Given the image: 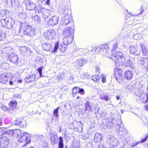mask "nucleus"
<instances>
[{
  "label": "nucleus",
  "instance_id": "1",
  "mask_svg": "<svg viewBox=\"0 0 148 148\" xmlns=\"http://www.w3.org/2000/svg\"><path fill=\"white\" fill-rule=\"evenodd\" d=\"M111 53L110 54L109 50L107 48L103 53V54L105 57L114 61L116 65H122L126 59L125 54L121 51L113 50L111 51Z\"/></svg>",
  "mask_w": 148,
  "mask_h": 148
},
{
  "label": "nucleus",
  "instance_id": "2",
  "mask_svg": "<svg viewBox=\"0 0 148 148\" xmlns=\"http://www.w3.org/2000/svg\"><path fill=\"white\" fill-rule=\"evenodd\" d=\"M115 128L120 135L123 136L121 141L122 143L124 145L128 143L130 141V136L124 127L123 125L117 124L115 126Z\"/></svg>",
  "mask_w": 148,
  "mask_h": 148
},
{
  "label": "nucleus",
  "instance_id": "3",
  "mask_svg": "<svg viewBox=\"0 0 148 148\" xmlns=\"http://www.w3.org/2000/svg\"><path fill=\"white\" fill-rule=\"evenodd\" d=\"M23 31L25 35L29 36H33L35 32L34 30L31 26L24 23L22 24L19 27L18 32L20 34Z\"/></svg>",
  "mask_w": 148,
  "mask_h": 148
},
{
  "label": "nucleus",
  "instance_id": "4",
  "mask_svg": "<svg viewBox=\"0 0 148 148\" xmlns=\"http://www.w3.org/2000/svg\"><path fill=\"white\" fill-rule=\"evenodd\" d=\"M59 45V42H57L55 44L54 48H52V45L50 43H44L42 45L43 49L47 51H51V53H55L57 52Z\"/></svg>",
  "mask_w": 148,
  "mask_h": 148
},
{
  "label": "nucleus",
  "instance_id": "5",
  "mask_svg": "<svg viewBox=\"0 0 148 148\" xmlns=\"http://www.w3.org/2000/svg\"><path fill=\"white\" fill-rule=\"evenodd\" d=\"M31 135L27 132H23L19 136L18 142L20 143H25L24 145L27 144L31 141Z\"/></svg>",
  "mask_w": 148,
  "mask_h": 148
},
{
  "label": "nucleus",
  "instance_id": "6",
  "mask_svg": "<svg viewBox=\"0 0 148 148\" xmlns=\"http://www.w3.org/2000/svg\"><path fill=\"white\" fill-rule=\"evenodd\" d=\"M7 132L2 135L0 138V145L1 148H6L9 144V139L7 135Z\"/></svg>",
  "mask_w": 148,
  "mask_h": 148
},
{
  "label": "nucleus",
  "instance_id": "7",
  "mask_svg": "<svg viewBox=\"0 0 148 148\" xmlns=\"http://www.w3.org/2000/svg\"><path fill=\"white\" fill-rule=\"evenodd\" d=\"M9 60L11 62L18 65L22 64V63L19 59L18 56L14 53H12L9 54L8 57Z\"/></svg>",
  "mask_w": 148,
  "mask_h": 148
},
{
  "label": "nucleus",
  "instance_id": "8",
  "mask_svg": "<svg viewBox=\"0 0 148 148\" xmlns=\"http://www.w3.org/2000/svg\"><path fill=\"white\" fill-rule=\"evenodd\" d=\"M58 11L61 14H62L63 13L66 14H68L69 10L68 6L67 5L66 3L63 2H60V3Z\"/></svg>",
  "mask_w": 148,
  "mask_h": 148
},
{
  "label": "nucleus",
  "instance_id": "9",
  "mask_svg": "<svg viewBox=\"0 0 148 148\" xmlns=\"http://www.w3.org/2000/svg\"><path fill=\"white\" fill-rule=\"evenodd\" d=\"M54 11V9L52 7H51L49 9L44 8L42 10V15L45 19L47 18Z\"/></svg>",
  "mask_w": 148,
  "mask_h": 148
},
{
  "label": "nucleus",
  "instance_id": "10",
  "mask_svg": "<svg viewBox=\"0 0 148 148\" xmlns=\"http://www.w3.org/2000/svg\"><path fill=\"white\" fill-rule=\"evenodd\" d=\"M8 135H10L15 138L18 137L22 134L21 131L19 129H16L13 130H9L7 131Z\"/></svg>",
  "mask_w": 148,
  "mask_h": 148
},
{
  "label": "nucleus",
  "instance_id": "11",
  "mask_svg": "<svg viewBox=\"0 0 148 148\" xmlns=\"http://www.w3.org/2000/svg\"><path fill=\"white\" fill-rule=\"evenodd\" d=\"M19 50L23 55L27 57L29 56L32 52L30 48L26 46L20 47Z\"/></svg>",
  "mask_w": 148,
  "mask_h": 148
},
{
  "label": "nucleus",
  "instance_id": "12",
  "mask_svg": "<svg viewBox=\"0 0 148 148\" xmlns=\"http://www.w3.org/2000/svg\"><path fill=\"white\" fill-rule=\"evenodd\" d=\"M74 32V30L73 29L68 27L63 30V34L64 37H71L73 38Z\"/></svg>",
  "mask_w": 148,
  "mask_h": 148
},
{
  "label": "nucleus",
  "instance_id": "13",
  "mask_svg": "<svg viewBox=\"0 0 148 148\" xmlns=\"http://www.w3.org/2000/svg\"><path fill=\"white\" fill-rule=\"evenodd\" d=\"M55 33L54 30H50L45 32L43 34V36L45 38L48 40H52L54 36Z\"/></svg>",
  "mask_w": 148,
  "mask_h": 148
},
{
  "label": "nucleus",
  "instance_id": "14",
  "mask_svg": "<svg viewBox=\"0 0 148 148\" xmlns=\"http://www.w3.org/2000/svg\"><path fill=\"white\" fill-rule=\"evenodd\" d=\"M13 123L15 125L19 126L22 127H25L26 125V121L23 119L19 118L14 121Z\"/></svg>",
  "mask_w": 148,
  "mask_h": 148
},
{
  "label": "nucleus",
  "instance_id": "15",
  "mask_svg": "<svg viewBox=\"0 0 148 148\" xmlns=\"http://www.w3.org/2000/svg\"><path fill=\"white\" fill-rule=\"evenodd\" d=\"M75 130L78 132H81L83 130V125L81 122L75 121L73 123Z\"/></svg>",
  "mask_w": 148,
  "mask_h": 148
},
{
  "label": "nucleus",
  "instance_id": "16",
  "mask_svg": "<svg viewBox=\"0 0 148 148\" xmlns=\"http://www.w3.org/2000/svg\"><path fill=\"white\" fill-rule=\"evenodd\" d=\"M122 70L119 69H115L114 72V76L117 81L119 82L122 79V76L121 74Z\"/></svg>",
  "mask_w": 148,
  "mask_h": 148
},
{
  "label": "nucleus",
  "instance_id": "17",
  "mask_svg": "<svg viewBox=\"0 0 148 148\" xmlns=\"http://www.w3.org/2000/svg\"><path fill=\"white\" fill-rule=\"evenodd\" d=\"M25 3L27 10H32L36 7V4L30 0H27L25 1Z\"/></svg>",
  "mask_w": 148,
  "mask_h": 148
},
{
  "label": "nucleus",
  "instance_id": "18",
  "mask_svg": "<svg viewBox=\"0 0 148 148\" xmlns=\"http://www.w3.org/2000/svg\"><path fill=\"white\" fill-rule=\"evenodd\" d=\"M139 62L141 64L142 68H146L148 69V58H145L143 57L140 58L139 59Z\"/></svg>",
  "mask_w": 148,
  "mask_h": 148
},
{
  "label": "nucleus",
  "instance_id": "19",
  "mask_svg": "<svg viewBox=\"0 0 148 148\" xmlns=\"http://www.w3.org/2000/svg\"><path fill=\"white\" fill-rule=\"evenodd\" d=\"M36 75L34 74H30L27 75L24 79L25 81L27 83H30L35 80Z\"/></svg>",
  "mask_w": 148,
  "mask_h": 148
},
{
  "label": "nucleus",
  "instance_id": "20",
  "mask_svg": "<svg viewBox=\"0 0 148 148\" xmlns=\"http://www.w3.org/2000/svg\"><path fill=\"white\" fill-rule=\"evenodd\" d=\"M133 75V72L131 70H128L124 73V78L126 79L130 80L132 78Z\"/></svg>",
  "mask_w": 148,
  "mask_h": 148
},
{
  "label": "nucleus",
  "instance_id": "21",
  "mask_svg": "<svg viewBox=\"0 0 148 148\" xmlns=\"http://www.w3.org/2000/svg\"><path fill=\"white\" fill-rule=\"evenodd\" d=\"M59 18L56 16H53L49 20V24L51 25H54L57 24L59 22Z\"/></svg>",
  "mask_w": 148,
  "mask_h": 148
},
{
  "label": "nucleus",
  "instance_id": "22",
  "mask_svg": "<svg viewBox=\"0 0 148 148\" xmlns=\"http://www.w3.org/2000/svg\"><path fill=\"white\" fill-rule=\"evenodd\" d=\"M71 18V16L70 15L67 14L63 17L62 19V22L64 25L68 24L70 22V20Z\"/></svg>",
  "mask_w": 148,
  "mask_h": 148
},
{
  "label": "nucleus",
  "instance_id": "23",
  "mask_svg": "<svg viewBox=\"0 0 148 148\" xmlns=\"http://www.w3.org/2000/svg\"><path fill=\"white\" fill-rule=\"evenodd\" d=\"M107 48H108V45L105 44L98 47L95 50V51L98 53H100L102 52H103L105 49Z\"/></svg>",
  "mask_w": 148,
  "mask_h": 148
},
{
  "label": "nucleus",
  "instance_id": "24",
  "mask_svg": "<svg viewBox=\"0 0 148 148\" xmlns=\"http://www.w3.org/2000/svg\"><path fill=\"white\" fill-rule=\"evenodd\" d=\"M73 39V38L71 37H64L62 39L63 43L68 45L71 43Z\"/></svg>",
  "mask_w": 148,
  "mask_h": 148
},
{
  "label": "nucleus",
  "instance_id": "25",
  "mask_svg": "<svg viewBox=\"0 0 148 148\" xmlns=\"http://www.w3.org/2000/svg\"><path fill=\"white\" fill-rule=\"evenodd\" d=\"M93 103L88 101H87L85 104L86 110L92 111L93 109Z\"/></svg>",
  "mask_w": 148,
  "mask_h": 148
},
{
  "label": "nucleus",
  "instance_id": "26",
  "mask_svg": "<svg viewBox=\"0 0 148 148\" xmlns=\"http://www.w3.org/2000/svg\"><path fill=\"white\" fill-rule=\"evenodd\" d=\"M79 88L77 87H75L73 89L72 95L73 97L77 96L76 97L77 99L81 98L80 96L79 95Z\"/></svg>",
  "mask_w": 148,
  "mask_h": 148
},
{
  "label": "nucleus",
  "instance_id": "27",
  "mask_svg": "<svg viewBox=\"0 0 148 148\" xmlns=\"http://www.w3.org/2000/svg\"><path fill=\"white\" fill-rule=\"evenodd\" d=\"M102 135L101 134L98 133H96L95 134L94 141L95 143H100L102 139Z\"/></svg>",
  "mask_w": 148,
  "mask_h": 148
},
{
  "label": "nucleus",
  "instance_id": "28",
  "mask_svg": "<svg viewBox=\"0 0 148 148\" xmlns=\"http://www.w3.org/2000/svg\"><path fill=\"white\" fill-rule=\"evenodd\" d=\"M113 118L112 119V121L110 122H107L106 125H104L103 128L105 129H111L114 126V123L113 122Z\"/></svg>",
  "mask_w": 148,
  "mask_h": 148
},
{
  "label": "nucleus",
  "instance_id": "29",
  "mask_svg": "<svg viewBox=\"0 0 148 148\" xmlns=\"http://www.w3.org/2000/svg\"><path fill=\"white\" fill-rule=\"evenodd\" d=\"M130 53L137 55L139 54L137 47L134 45H131L130 47Z\"/></svg>",
  "mask_w": 148,
  "mask_h": 148
},
{
  "label": "nucleus",
  "instance_id": "30",
  "mask_svg": "<svg viewBox=\"0 0 148 148\" xmlns=\"http://www.w3.org/2000/svg\"><path fill=\"white\" fill-rule=\"evenodd\" d=\"M7 74L3 73L0 75V82L5 84L8 81Z\"/></svg>",
  "mask_w": 148,
  "mask_h": 148
},
{
  "label": "nucleus",
  "instance_id": "31",
  "mask_svg": "<svg viewBox=\"0 0 148 148\" xmlns=\"http://www.w3.org/2000/svg\"><path fill=\"white\" fill-rule=\"evenodd\" d=\"M10 18V17H5V18H2L1 19V23L3 27H5L8 22V21H10V20H9V18Z\"/></svg>",
  "mask_w": 148,
  "mask_h": 148
},
{
  "label": "nucleus",
  "instance_id": "32",
  "mask_svg": "<svg viewBox=\"0 0 148 148\" xmlns=\"http://www.w3.org/2000/svg\"><path fill=\"white\" fill-rule=\"evenodd\" d=\"M10 21H8L7 25L5 27L8 29H10L12 27V26L14 24L15 22L14 19L10 17L9 18Z\"/></svg>",
  "mask_w": 148,
  "mask_h": 148
},
{
  "label": "nucleus",
  "instance_id": "33",
  "mask_svg": "<svg viewBox=\"0 0 148 148\" xmlns=\"http://www.w3.org/2000/svg\"><path fill=\"white\" fill-rule=\"evenodd\" d=\"M100 99L105 100L106 101H107L110 99V98L108 94L106 93H104L101 95L100 96Z\"/></svg>",
  "mask_w": 148,
  "mask_h": 148
},
{
  "label": "nucleus",
  "instance_id": "34",
  "mask_svg": "<svg viewBox=\"0 0 148 148\" xmlns=\"http://www.w3.org/2000/svg\"><path fill=\"white\" fill-rule=\"evenodd\" d=\"M109 142L111 145L114 146H117L119 145L117 139L114 137L111 138Z\"/></svg>",
  "mask_w": 148,
  "mask_h": 148
},
{
  "label": "nucleus",
  "instance_id": "35",
  "mask_svg": "<svg viewBox=\"0 0 148 148\" xmlns=\"http://www.w3.org/2000/svg\"><path fill=\"white\" fill-rule=\"evenodd\" d=\"M58 138L57 136L53 133H51L50 136V140L51 144L54 145L56 143V140Z\"/></svg>",
  "mask_w": 148,
  "mask_h": 148
},
{
  "label": "nucleus",
  "instance_id": "36",
  "mask_svg": "<svg viewBox=\"0 0 148 148\" xmlns=\"http://www.w3.org/2000/svg\"><path fill=\"white\" fill-rule=\"evenodd\" d=\"M140 46L142 52L144 55L146 56H148V48L146 47L143 44H140Z\"/></svg>",
  "mask_w": 148,
  "mask_h": 148
},
{
  "label": "nucleus",
  "instance_id": "37",
  "mask_svg": "<svg viewBox=\"0 0 148 148\" xmlns=\"http://www.w3.org/2000/svg\"><path fill=\"white\" fill-rule=\"evenodd\" d=\"M86 63V60L83 58L77 60L76 62V64L78 66H82Z\"/></svg>",
  "mask_w": 148,
  "mask_h": 148
},
{
  "label": "nucleus",
  "instance_id": "38",
  "mask_svg": "<svg viewBox=\"0 0 148 148\" xmlns=\"http://www.w3.org/2000/svg\"><path fill=\"white\" fill-rule=\"evenodd\" d=\"M125 62V61H124ZM125 64L126 66L132 67L133 65V62L131 61L130 59V58L127 59L126 62H124V63L122 65Z\"/></svg>",
  "mask_w": 148,
  "mask_h": 148
},
{
  "label": "nucleus",
  "instance_id": "39",
  "mask_svg": "<svg viewBox=\"0 0 148 148\" xmlns=\"http://www.w3.org/2000/svg\"><path fill=\"white\" fill-rule=\"evenodd\" d=\"M9 64L7 62H2L0 65V67L2 69H7L10 68Z\"/></svg>",
  "mask_w": 148,
  "mask_h": 148
},
{
  "label": "nucleus",
  "instance_id": "40",
  "mask_svg": "<svg viewBox=\"0 0 148 148\" xmlns=\"http://www.w3.org/2000/svg\"><path fill=\"white\" fill-rule=\"evenodd\" d=\"M59 140L58 148H63L64 144L62 137L61 136H60L59 137Z\"/></svg>",
  "mask_w": 148,
  "mask_h": 148
},
{
  "label": "nucleus",
  "instance_id": "41",
  "mask_svg": "<svg viewBox=\"0 0 148 148\" xmlns=\"http://www.w3.org/2000/svg\"><path fill=\"white\" fill-rule=\"evenodd\" d=\"M32 19L33 20H34L37 23H39L41 21L40 18L37 15H36L34 16H32Z\"/></svg>",
  "mask_w": 148,
  "mask_h": 148
},
{
  "label": "nucleus",
  "instance_id": "42",
  "mask_svg": "<svg viewBox=\"0 0 148 148\" xmlns=\"http://www.w3.org/2000/svg\"><path fill=\"white\" fill-rule=\"evenodd\" d=\"M44 8H41L40 5L39 6L36 8L35 10V12L37 14L39 13H41L42 14V10Z\"/></svg>",
  "mask_w": 148,
  "mask_h": 148
},
{
  "label": "nucleus",
  "instance_id": "43",
  "mask_svg": "<svg viewBox=\"0 0 148 148\" xmlns=\"http://www.w3.org/2000/svg\"><path fill=\"white\" fill-rule=\"evenodd\" d=\"M6 37V34L2 31H0V41L5 40Z\"/></svg>",
  "mask_w": 148,
  "mask_h": 148
},
{
  "label": "nucleus",
  "instance_id": "44",
  "mask_svg": "<svg viewBox=\"0 0 148 148\" xmlns=\"http://www.w3.org/2000/svg\"><path fill=\"white\" fill-rule=\"evenodd\" d=\"M93 109H95L96 112H95V114L97 112H98L100 110V107L99 106L98 104H97V103H93Z\"/></svg>",
  "mask_w": 148,
  "mask_h": 148
},
{
  "label": "nucleus",
  "instance_id": "45",
  "mask_svg": "<svg viewBox=\"0 0 148 148\" xmlns=\"http://www.w3.org/2000/svg\"><path fill=\"white\" fill-rule=\"evenodd\" d=\"M18 5V1L17 0H14L12 1V6L13 7L16 8Z\"/></svg>",
  "mask_w": 148,
  "mask_h": 148
},
{
  "label": "nucleus",
  "instance_id": "46",
  "mask_svg": "<svg viewBox=\"0 0 148 148\" xmlns=\"http://www.w3.org/2000/svg\"><path fill=\"white\" fill-rule=\"evenodd\" d=\"M59 107H58L55 109L53 111V115L56 118L58 117V111Z\"/></svg>",
  "mask_w": 148,
  "mask_h": 148
},
{
  "label": "nucleus",
  "instance_id": "47",
  "mask_svg": "<svg viewBox=\"0 0 148 148\" xmlns=\"http://www.w3.org/2000/svg\"><path fill=\"white\" fill-rule=\"evenodd\" d=\"M100 78V76L98 75H95L93 76L92 77V80L95 82H97L99 80Z\"/></svg>",
  "mask_w": 148,
  "mask_h": 148
},
{
  "label": "nucleus",
  "instance_id": "48",
  "mask_svg": "<svg viewBox=\"0 0 148 148\" xmlns=\"http://www.w3.org/2000/svg\"><path fill=\"white\" fill-rule=\"evenodd\" d=\"M10 106H13L14 107L17 104L16 101L15 100H12L9 103Z\"/></svg>",
  "mask_w": 148,
  "mask_h": 148
},
{
  "label": "nucleus",
  "instance_id": "49",
  "mask_svg": "<svg viewBox=\"0 0 148 148\" xmlns=\"http://www.w3.org/2000/svg\"><path fill=\"white\" fill-rule=\"evenodd\" d=\"M19 16L22 19H24L27 17V15L25 13H22L19 14Z\"/></svg>",
  "mask_w": 148,
  "mask_h": 148
},
{
  "label": "nucleus",
  "instance_id": "50",
  "mask_svg": "<svg viewBox=\"0 0 148 148\" xmlns=\"http://www.w3.org/2000/svg\"><path fill=\"white\" fill-rule=\"evenodd\" d=\"M0 14L3 16L7 14V11L5 9L1 10H0Z\"/></svg>",
  "mask_w": 148,
  "mask_h": 148
},
{
  "label": "nucleus",
  "instance_id": "51",
  "mask_svg": "<svg viewBox=\"0 0 148 148\" xmlns=\"http://www.w3.org/2000/svg\"><path fill=\"white\" fill-rule=\"evenodd\" d=\"M5 51L7 53H10L13 49L10 47H5L4 48Z\"/></svg>",
  "mask_w": 148,
  "mask_h": 148
},
{
  "label": "nucleus",
  "instance_id": "52",
  "mask_svg": "<svg viewBox=\"0 0 148 148\" xmlns=\"http://www.w3.org/2000/svg\"><path fill=\"white\" fill-rule=\"evenodd\" d=\"M112 44H113V49L112 50H114L115 51H116V50H115L117 48L118 46V44L117 42H114V43L112 42Z\"/></svg>",
  "mask_w": 148,
  "mask_h": 148
},
{
  "label": "nucleus",
  "instance_id": "53",
  "mask_svg": "<svg viewBox=\"0 0 148 148\" xmlns=\"http://www.w3.org/2000/svg\"><path fill=\"white\" fill-rule=\"evenodd\" d=\"M101 77L102 82L103 83H105L106 82V75L103 74L101 75Z\"/></svg>",
  "mask_w": 148,
  "mask_h": 148
},
{
  "label": "nucleus",
  "instance_id": "54",
  "mask_svg": "<svg viewBox=\"0 0 148 148\" xmlns=\"http://www.w3.org/2000/svg\"><path fill=\"white\" fill-rule=\"evenodd\" d=\"M43 67H41L38 68V72L40 77H42V70Z\"/></svg>",
  "mask_w": 148,
  "mask_h": 148
},
{
  "label": "nucleus",
  "instance_id": "55",
  "mask_svg": "<svg viewBox=\"0 0 148 148\" xmlns=\"http://www.w3.org/2000/svg\"><path fill=\"white\" fill-rule=\"evenodd\" d=\"M59 49L61 52L64 53L66 51V48L62 46L61 47L59 48Z\"/></svg>",
  "mask_w": 148,
  "mask_h": 148
},
{
  "label": "nucleus",
  "instance_id": "56",
  "mask_svg": "<svg viewBox=\"0 0 148 148\" xmlns=\"http://www.w3.org/2000/svg\"><path fill=\"white\" fill-rule=\"evenodd\" d=\"M79 92V96H80L79 95H84V90L82 88H79V91L78 92Z\"/></svg>",
  "mask_w": 148,
  "mask_h": 148
},
{
  "label": "nucleus",
  "instance_id": "57",
  "mask_svg": "<svg viewBox=\"0 0 148 148\" xmlns=\"http://www.w3.org/2000/svg\"><path fill=\"white\" fill-rule=\"evenodd\" d=\"M148 138V135H147L143 138H142L141 139L140 143H143Z\"/></svg>",
  "mask_w": 148,
  "mask_h": 148
},
{
  "label": "nucleus",
  "instance_id": "58",
  "mask_svg": "<svg viewBox=\"0 0 148 148\" xmlns=\"http://www.w3.org/2000/svg\"><path fill=\"white\" fill-rule=\"evenodd\" d=\"M63 78V74H61L58 76L56 78V79L59 80L62 79Z\"/></svg>",
  "mask_w": 148,
  "mask_h": 148
},
{
  "label": "nucleus",
  "instance_id": "59",
  "mask_svg": "<svg viewBox=\"0 0 148 148\" xmlns=\"http://www.w3.org/2000/svg\"><path fill=\"white\" fill-rule=\"evenodd\" d=\"M5 131L6 129L5 128L0 127V133H3L4 134Z\"/></svg>",
  "mask_w": 148,
  "mask_h": 148
},
{
  "label": "nucleus",
  "instance_id": "60",
  "mask_svg": "<svg viewBox=\"0 0 148 148\" xmlns=\"http://www.w3.org/2000/svg\"><path fill=\"white\" fill-rule=\"evenodd\" d=\"M83 76L84 78H88V77L90 76L88 73H83Z\"/></svg>",
  "mask_w": 148,
  "mask_h": 148
},
{
  "label": "nucleus",
  "instance_id": "61",
  "mask_svg": "<svg viewBox=\"0 0 148 148\" xmlns=\"http://www.w3.org/2000/svg\"><path fill=\"white\" fill-rule=\"evenodd\" d=\"M6 2L7 4L10 6V5H12V0H6Z\"/></svg>",
  "mask_w": 148,
  "mask_h": 148
},
{
  "label": "nucleus",
  "instance_id": "62",
  "mask_svg": "<svg viewBox=\"0 0 148 148\" xmlns=\"http://www.w3.org/2000/svg\"><path fill=\"white\" fill-rule=\"evenodd\" d=\"M98 148H106L102 144H100L98 147Z\"/></svg>",
  "mask_w": 148,
  "mask_h": 148
},
{
  "label": "nucleus",
  "instance_id": "63",
  "mask_svg": "<svg viewBox=\"0 0 148 148\" xmlns=\"http://www.w3.org/2000/svg\"><path fill=\"white\" fill-rule=\"evenodd\" d=\"M21 96L20 95H18V94H16L15 95V97L16 98H21Z\"/></svg>",
  "mask_w": 148,
  "mask_h": 148
},
{
  "label": "nucleus",
  "instance_id": "64",
  "mask_svg": "<svg viewBox=\"0 0 148 148\" xmlns=\"http://www.w3.org/2000/svg\"><path fill=\"white\" fill-rule=\"evenodd\" d=\"M140 11L141 12L139 14H142L143 12H144V10L143 9V8L142 6H141L140 9Z\"/></svg>",
  "mask_w": 148,
  "mask_h": 148
}]
</instances>
